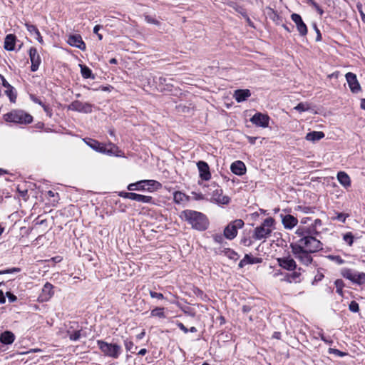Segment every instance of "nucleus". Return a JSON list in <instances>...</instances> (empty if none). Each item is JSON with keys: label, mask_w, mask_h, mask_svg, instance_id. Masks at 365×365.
Returning <instances> with one entry per match:
<instances>
[{"label": "nucleus", "mask_w": 365, "mask_h": 365, "mask_svg": "<svg viewBox=\"0 0 365 365\" xmlns=\"http://www.w3.org/2000/svg\"><path fill=\"white\" fill-rule=\"evenodd\" d=\"M324 277V276L322 273L318 272L317 274L314 277L313 283L321 281Z\"/></svg>", "instance_id": "obj_62"}, {"label": "nucleus", "mask_w": 365, "mask_h": 365, "mask_svg": "<svg viewBox=\"0 0 365 365\" xmlns=\"http://www.w3.org/2000/svg\"><path fill=\"white\" fill-rule=\"evenodd\" d=\"M171 79H169V81ZM155 82L156 83H158L160 91L169 89L170 87L173 86V85L170 82H168V80L163 76L155 78Z\"/></svg>", "instance_id": "obj_32"}, {"label": "nucleus", "mask_w": 365, "mask_h": 365, "mask_svg": "<svg viewBox=\"0 0 365 365\" xmlns=\"http://www.w3.org/2000/svg\"><path fill=\"white\" fill-rule=\"evenodd\" d=\"M274 225V220L272 217L266 218L259 226L255 229L252 238L256 240L268 238L272 232Z\"/></svg>", "instance_id": "obj_4"}, {"label": "nucleus", "mask_w": 365, "mask_h": 365, "mask_svg": "<svg viewBox=\"0 0 365 365\" xmlns=\"http://www.w3.org/2000/svg\"><path fill=\"white\" fill-rule=\"evenodd\" d=\"M21 272V269L19 267H13L11 269L0 270V275L5 274H13Z\"/></svg>", "instance_id": "obj_47"}, {"label": "nucleus", "mask_w": 365, "mask_h": 365, "mask_svg": "<svg viewBox=\"0 0 365 365\" xmlns=\"http://www.w3.org/2000/svg\"><path fill=\"white\" fill-rule=\"evenodd\" d=\"M68 43L71 46L81 49V51H85L86 48V43L83 42L81 36L78 34L71 35L68 38Z\"/></svg>", "instance_id": "obj_24"}, {"label": "nucleus", "mask_w": 365, "mask_h": 365, "mask_svg": "<svg viewBox=\"0 0 365 365\" xmlns=\"http://www.w3.org/2000/svg\"><path fill=\"white\" fill-rule=\"evenodd\" d=\"M30 98H31V100L34 103H36V104H38V105H40L41 106H42L44 104V103H43V101H42L40 98H38V97H36L35 95L31 94V95H30Z\"/></svg>", "instance_id": "obj_54"}, {"label": "nucleus", "mask_w": 365, "mask_h": 365, "mask_svg": "<svg viewBox=\"0 0 365 365\" xmlns=\"http://www.w3.org/2000/svg\"><path fill=\"white\" fill-rule=\"evenodd\" d=\"M250 96L251 91L249 89H237L233 94V97L238 103L246 101Z\"/></svg>", "instance_id": "obj_25"}, {"label": "nucleus", "mask_w": 365, "mask_h": 365, "mask_svg": "<svg viewBox=\"0 0 365 365\" xmlns=\"http://www.w3.org/2000/svg\"><path fill=\"white\" fill-rule=\"evenodd\" d=\"M101 27L102 26L101 25H96L93 28V33L97 34L99 40H102L103 38V36L100 34L98 31L101 29Z\"/></svg>", "instance_id": "obj_56"}, {"label": "nucleus", "mask_w": 365, "mask_h": 365, "mask_svg": "<svg viewBox=\"0 0 365 365\" xmlns=\"http://www.w3.org/2000/svg\"><path fill=\"white\" fill-rule=\"evenodd\" d=\"M245 222L241 219H237L230 222L224 229L223 233L226 239L232 240L237 235L239 229L243 227Z\"/></svg>", "instance_id": "obj_8"}, {"label": "nucleus", "mask_w": 365, "mask_h": 365, "mask_svg": "<svg viewBox=\"0 0 365 365\" xmlns=\"http://www.w3.org/2000/svg\"><path fill=\"white\" fill-rule=\"evenodd\" d=\"M194 293L197 297H199L201 299H204L207 297L206 294L199 288L194 289Z\"/></svg>", "instance_id": "obj_53"}, {"label": "nucleus", "mask_w": 365, "mask_h": 365, "mask_svg": "<svg viewBox=\"0 0 365 365\" xmlns=\"http://www.w3.org/2000/svg\"><path fill=\"white\" fill-rule=\"evenodd\" d=\"M93 105L88 102H81L80 101H73L68 106V110L81 113H91L93 111Z\"/></svg>", "instance_id": "obj_12"}, {"label": "nucleus", "mask_w": 365, "mask_h": 365, "mask_svg": "<svg viewBox=\"0 0 365 365\" xmlns=\"http://www.w3.org/2000/svg\"><path fill=\"white\" fill-rule=\"evenodd\" d=\"M337 180L345 188L351 186V179L347 173L340 171L337 173Z\"/></svg>", "instance_id": "obj_29"}, {"label": "nucleus", "mask_w": 365, "mask_h": 365, "mask_svg": "<svg viewBox=\"0 0 365 365\" xmlns=\"http://www.w3.org/2000/svg\"><path fill=\"white\" fill-rule=\"evenodd\" d=\"M210 191H211V199L212 201L217 204L227 205L230 202V197L227 195H222V190L220 186L215 183L211 184L209 187Z\"/></svg>", "instance_id": "obj_10"}, {"label": "nucleus", "mask_w": 365, "mask_h": 365, "mask_svg": "<svg viewBox=\"0 0 365 365\" xmlns=\"http://www.w3.org/2000/svg\"><path fill=\"white\" fill-rule=\"evenodd\" d=\"M162 185L158 181L154 180H143L135 183H131L128 186V190H148L153 192L161 188Z\"/></svg>", "instance_id": "obj_6"}, {"label": "nucleus", "mask_w": 365, "mask_h": 365, "mask_svg": "<svg viewBox=\"0 0 365 365\" xmlns=\"http://www.w3.org/2000/svg\"><path fill=\"white\" fill-rule=\"evenodd\" d=\"M327 258L336 262L337 264H343L345 261L339 255H329L327 256Z\"/></svg>", "instance_id": "obj_43"}, {"label": "nucleus", "mask_w": 365, "mask_h": 365, "mask_svg": "<svg viewBox=\"0 0 365 365\" xmlns=\"http://www.w3.org/2000/svg\"><path fill=\"white\" fill-rule=\"evenodd\" d=\"M173 198L174 201L176 203L179 204L185 200L186 195L180 191H177L174 192Z\"/></svg>", "instance_id": "obj_40"}, {"label": "nucleus", "mask_w": 365, "mask_h": 365, "mask_svg": "<svg viewBox=\"0 0 365 365\" xmlns=\"http://www.w3.org/2000/svg\"><path fill=\"white\" fill-rule=\"evenodd\" d=\"M180 217L197 230L204 231L208 227L209 221L202 212L185 210L181 212Z\"/></svg>", "instance_id": "obj_1"}, {"label": "nucleus", "mask_w": 365, "mask_h": 365, "mask_svg": "<svg viewBox=\"0 0 365 365\" xmlns=\"http://www.w3.org/2000/svg\"><path fill=\"white\" fill-rule=\"evenodd\" d=\"M16 41V36L14 34H8L6 36L4 39V48L6 51H14L15 48V44Z\"/></svg>", "instance_id": "obj_27"}, {"label": "nucleus", "mask_w": 365, "mask_h": 365, "mask_svg": "<svg viewBox=\"0 0 365 365\" xmlns=\"http://www.w3.org/2000/svg\"><path fill=\"white\" fill-rule=\"evenodd\" d=\"M245 258L247 261V263L250 264L261 263L262 261V258L253 257L248 254L245 255Z\"/></svg>", "instance_id": "obj_41"}, {"label": "nucleus", "mask_w": 365, "mask_h": 365, "mask_svg": "<svg viewBox=\"0 0 365 365\" xmlns=\"http://www.w3.org/2000/svg\"><path fill=\"white\" fill-rule=\"evenodd\" d=\"M329 354H334L336 356H345L346 354L345 352H343L339 349H332V348H329Z\"/></svg>", "instance_id": "obj_51"}, {"label": "nucleus", "mask_w": 365, "mask_h": 365, "mask_svg": "<svg viewBox=\"0 0 365 365\" xmlns=\"http://www.w3.org/2000/svg\"><path fill=\"white\" fill-rule=\"evenodd\" d=\"M0 83L6 88L4 93L9 98V101L11 103H15L17 99V91L16 88L9 83L4 76L0 79Z\"/></svg>", "instance_id": "obj_14"}, {"label": "nucleus", "mask_w": 365, "mask_h": 365, "mask_svg": "<svg viewBox=\"0 0 365 365\" xmlns=\"http://www.w3.org/2000/svg\"><path fill=\"white\" fill-rule=\"evenodd\" d=\"M324 137V133L322 131H312L308 133L305 139L308 141L315 142L322 139Z\"/></svg>", "instance_id": "obj_33"}, {"label": "nucleus", "mask_w": 365, "mask_h": 365, "mask_svg": "<svg viewBox=\"0 0 365 365\" xmlns=\"http://www.w3.org/2000/svg\"><path fill=\"white\" fill-rule=\"evenodd\" d=\"M4 118L6 122L19 124H29L33 121V117L22 110H14L5 114Z\"/></svg>", "instance_id": "obj_5"}, {"label": "nucleus", "mask_w": 365, "mask_h": 365, "mask_svg": "<svg viewBox=\"0 0 365 365\" xmlns=\"http://www.w3.org/2000/svg\"><path fill=\"white\" fill-rule=\"evenodd\" d=\"M345 77L349 88L352 93H357L361 90L356 74L351 72H349L345 75Z\"/></svg>", "instance_id": "obj_17"}, {"label": "nucleus", "mask_w": 365, "mask_h": 365, "mask_svg": "<svg viewBox=\"0 0 365 365\" xmlns=\"http://www.w3.org/2000/svg\"><path fill=\"white\" fill-rule=\"evenodd\" d=\"M246 264H247V261L245 258L244 257L242 259L240 260V262L238 264V267L240 268L244 267Z\"/></svg>", "instance_id": "obj_64"}, {"label": "nucleus", "mask_w": 365, "mask_h": 365, "mask_svg": "<svg viewBox=\"0 0 365 365\" xmlns=\"http://www.w3.org/2000/svg\"><path fill=\"white\" fill-rule=\"evenodd\" d=\"M343 240L349 245L351 246L354 243V236L351 232H347L343 236Z\"/></svg>", "instance_id": "obj_44"}, {"label": "nucleus", "mask_w": 365, "mask_h": 365, "mask_svg": "<svg viewBox=\"0 0 365 365\" xmlns=\"http://www.w3.org/2000/svg\"><path fill=\"white\" fill-rule=\"evenodd\" d=\"M145 20L148 24H155V25H159L160 24L159 21H158L155 18H153V17H152L150 16H148V15H146L145 16Z\"/></svg>", "instance_id": "obj_49"}, {"label": "nucleus", "mask_w": 365, "mask_h": 365, "mask_svg": "<svg viewBox=\"0 0 365 365\" xmlns=\"http://www.w3.org/2000/svg\"><path fill=\"white\" fill-rule=\"evenodd\" d=\"M41 107L43 108V110L46 113V114L49 117H51L52 110L51 109V108L48 106L46 105L45 103Z\"/></svg>", "instance_id": "obj_57"}, {"label": "nucleus", "mask_w": 365, "mask_h": 365, "mask_svg": "<svg viewBox=\"0 0 365 365\" xmlns=\"http://www.w3.org/2000/svg\"><path fill=\"white\" fill-rule=\"evenodd\" d=\"M341 274L344 278L350 280L354 284L361 285L365 282L364 272H359L351 269L343 268L341 270Z\"/></svg>", "instance_id": "obj_9"}, {"label": "nucleus", "mask_w": 365, "mask_h": 365, "mask_svg": "<svg viewBox=\"0 0 365 365\" xmlns=\"http://www.w3.org/2000/svg\"><path fill=\"white\" fill-rule=\"evenodd\" d=\"M15 339L14 334L10 331H5L0 335V341L3 344H11Z\"/></svg>", "instance_id": "obj_28"}, {"label": "nucleus", "mask_w": 365, "mask_h": 365, "mask_svg": "<svg viewBox=\"0 0 365 365\" xmlns=\"http://www.w3.org/2000/svg\"><path fill=\"white\" fill-rule=\"evenodd\" d=\"M200 178L202 180H209L211 178V173L208 164L205 161H199L197 163Z\"/></svg>", "instance_id": "obj_21"}, {"label": "nucleus", "mask_w": 365, "mask_h": 365, "mask_svg": "<svg viewBox=\"0 0 365 365\" xmlns=\"http://www.w3.org/2000/svg\"><path fill=\"white\" fill-rule=\"evenodd\" d=\"M212 238L216 243L220 244L222 246H223L225 244H227V242L225 241V237L224 234H215L212 235Z\"/></svg>", "instance_id": "obj_42"}, {"label": "nucleus", "mask_w": 365, "mask_h": 365, "mask_svg": "<svg viewBox=\"0 0 365 365\" xmlns=\"http://www.w3.org/2000/svg\"><path fill=\"white\" fill-rule=\"evenodd\" d=\"M132 195H133V192H121L120 193V197H124V198H128L130 200H131V198H132V196H131Z\"/></svg>", "instance_id": "obj_61"}, {"label": "nucleus", "mask_w": 365, "mask_h": 365, "mask_svg": "<svg viewBox=\"0 0 365 365\" xmlns=\"http://www.w3.org/2000/svg\"><path fill=\"white\" fill-rule=\"evenodd\" d=\"M282 223L287 230H292L298 223V219L292 215H280Z\"/></svg>", "instance_id": "obj_22"}, {"label": "nucleus", "mask_w": 365, "mask_h": 365, "mask_svg": "<svg viewBox=\"0 0 365 365\" xmlns=\"http://www.w3.org/2000/svg\"><path fill=\"white\" fill-rule=\"evenodd\" d=\"M250 121L257 126L267 128L269 126V117L267 114L256 113Z\"/></svg>", "instance_id": "obj_16"}, {"label": "nucleus", "mask_w": 365, "mask_h": 365, "mask_svg": "<svg viewBox=\"0 0 365 365\" xmlns=\"http://www.w3.org/2000/svg\"><path fill=\"white\" fill-rule=\"evenodd\" d=\"M314 30L316 31V34H317V38H316V41H320L322 40V34L320 33V31L319 29L317 28V25L316 24H314Z\"/></svg>", "instance_id": "obj_59"}, {"label": "nucleus", "mask_w": 365, "mask_h": 365, "mask_svg": "<svg viewBox=\"0 0 365 365\" xmlns=\"http://www.w3.org/2000/svg\"><path fill=\"white\" fill-rule=\"evenodd\" d=\"M292 20L295 23L297 31L299 34L302 36H304L307 34V25L303 21L301 16L297 14H292L291 15Z\"/></svg>", "instance_id": "obj_20"}, {"label": "nucleus", "mask_w": 365, "mask_h": 365, "mask_svg": "<svg viewBox=\"0 0 365 365\" xmlns=\"http://www.w3.org/2000/svg\"><path fill=\"white\" fill-rule=\"evenodd\" d=\"M124 345L127 351H130L131 353H135L138 347L134 345L132 341L126 339L124 341Z\"/></svg>", "instance_id": "obj_38"}, {"label": "nucleus", "mask_w": 365, "mask_h": 365, "mask_svg": "<svg viewBox=\"0 0 365 365\" xmlns=\"http://www.w3.org/2000/svg\"><path fill=\"white\" fill-rule=\"evenodd\" d=\"M349 309L352 312H358L359 311V305L356 301H351L349 305Z\"/></svg>", "instance_id": "obj_48"}, {"label": "nucleus", "mask_w": 365, "mask_h": 365, "mask_svg": "<svg viewBox=\"0 0 365 365\" xmlns=\"http://www.w3.org/2000/svg\"><path fill=\"white\" fill-rule=\"evenodd\" d=\"M131 196L132 200L141 202L143 203L154 204L153 199L151 196L143 195L135 192H133V195Z\"/></svg>", "instance_id": "obj_31"}, {"label": "nucleus", "mask_w": 365, "mask_h": 365, "mask_svg": "<svg viewBox=\"0 0 365 365\" xmlns=\"http://www.w3.org/2000/svg\"><path fill=\"white\" fill-rule=\"evenodd\" d=\"M83 141L88 146L96 152L108 155H119L118 154L119 152L118 148L112 143L105 145L95 139L89 138H84Z\"/></svg>", "instance_id": "obj_3"}, {"label": "nucleus", "mask_w": 365, "mask_h": 365, "mask_svg": "<svg viewBox=\"0 0 365 365\" xmlns=\"http://www.w3.org/2000/svg\"><path fill=\"white\" fill-rule=\"evenodd\" d=\"M295 234L297 236L316 237L319 235L320 232L317 231L313 225H310L309 226H299L295 231Z\"/></svg>", "instance_id": "obj_19"}, {"label": "nucleus", "mask_w": 365, "mask_h": 365, "mask_svg": "<svg viewBox=\"0 0 365 365\" xmlns=\"http://www.w3.org/2000/svg\"><path fill=\"white\" fill-rule=\"evenodd\" d=\"M349 217L348 214L344 213H338L337 215L334 218V220H337L341 222H345L346 219Z\"/></svg>", "instance_id": "obj_50"}, {"label": "nucleus", "mask_w": 365, "mask_h": 365, "mask_svg": "<svg viewBox=\"0 0 365 365\" xmlns=\"http://www.w3.org/2000/svg\"><path fill=\"white\" fill-rule=\"evenodd\" d=\"M279 265L289 271L295 270L297 269L296 262L290 257L278 258L277 259Z\"/></svg>", "instance_id": "obj_23"}, {"label": "nucleus", "mask_w": 365, "mask_h": 365, "mask_svg": "<svg viewBox=\"0 0 365 365\" xmlns=\"http://www.w3.org/2000/svg\"><path fill=\"white\" fill-rule=\"evenodd\" d=\"M176 324H177L178 327L180 330H182L184 333L186 334L188 332V329L182 322H178Z\"/></svg>", "instance_id": "obj_58"}, {"label": "nucleus", "mask_w": 365, "mask_h": 365, "mask_svg": "<svg viewBox=\"0 0 365 365\" xmlns=\"http://www.w3.org/2000/svg\"><path fill=\"white\" fill-rule=\"evenodd\" d=\"M30 61L31 63V71H36L41 62V58L35 47H31L29 51Z\"/></svg>", "instance_id": "obj_15"}, {"label": "nucleus", "mask_w": 365, "mask_h": 365, "mask_svg": "<svg viewBox=\"0 0 365 365\" xmlns=\"http://www.w3.org/2000/svg\"><path fill=\"white\" fill-rule=\"evenodd\" d=\"M311 225L317 230L318 227H321L322 225V222L320 219H316Z\"/></svg>", "instance_id": "obj_60"}, {"label": "nucleus", "mask_w": 365, "mask_h": 365, "mask_svg": "<svg viewBox=\"0 0 365 365\" xmlns=\"http://www.w3.org/2000/svg\"><path fill=\"white\" fill-rule=\"evenodd\" d=\"M149 294L152 298H155L158 299H164V296L162 293H158V292H155L154 291L150 290Z\"/></svg>", "instance_id": "obj_52"}, {"label": "nucleus", "mask_w": 365, "mask_h": 365, "mask_svg": "<svg viewBox=\"0 0 365 365\" xmlns=\"http://www.w3.org/2000/svg\"><path fill=\"white\" fill-rule=\"evenodd\" d=\"M6 296L8 297L9 299V301L10 302H14L17 300V297L16 295H14V294H12L11 292H7L6 293Z\"/></svg>", "instance_id": "obj_55"}, {"label": "nucleus", "mask_w": 365, "mask_h": 365, "mask_svg": "<svg viewBox=\"0 0 365 365\" xmlns=\"http://www.w3.org/2000/svg\"><path fill=\"white\" fill-rule=\"evenodd\" d=\"M82 327L77 322H70L66 326V334L71 341H78L81 336Z\"/></svg>", "instance_id": "obj_13"}, {"label": "nucleus", "mask_w": 365, "mask_h": 365, "mask_svg": "<svg viewBox=\"0 0 365 365\" xmlns=\"http://www.w3.org/2000/svg\"><path fill=\"white\" fill-rule=\"evenodd\" d=\"M292 250V252L294 257L297 259L302 264L305 266H309L313 262V257H312V254L313 252H308V251H305L302 248H294L290 247Z\"/></svg>", "instance_id": "obj_11"}, {"label": "nucleus", "mask_w": 365, "mask_h": 365, "mask_svg": "<svg viewBox=\"0 0 365 365\" xmlns=\"http://www.w3.org/2000/svg\"><path fill=\"white\" fill-rule=\"evenodd\" d=\"M221 253H223L225 256H227L229 259H232L234 261H237L240 255L233 250L230 248H224L220 251Z\"/></svg>", "instance_id": "obj_37"}, {"label": "nucleus", "mask_w": 365, "mask_h": 365, "mask_svg": "<svg viewBox=\"0 0 365 365\" xmlns=\"http://www.w3.org/2000/svg\"><path fill=\"white\" fill-rule=\"evenodd\" d=\"M307 2L309 4L312 5L320 15H322L324 13L323 9L319 6V4L317 2H315L314 0H307Z\"/></svg>", "instance_id": "obj_46"}, {"label": "nucleus", "mask_w": 365, "mask_h": 365, "mask_svg": "<svg viewBox=\"0 0 365 365\" xmlns=\"http://www.w3.org/2000/svg\"><path fill=\"white\" fill-rule=\"evenodd\" d=\"M294 109L299 112H304L308 110L309 109V106L307 103H299L294 107Z\"/></svg>", "instance_id": "obj_45"}, {"label": "nucleus", "mask_w": 365, "mask_h": 365, "mask_svg": "<svg viewBox=\"0 0 365 365\" xmlns=\"http://www.w3.org/2000/svg\"><path fill=\"white\" fill-rule=\"evenodd\" d=\"M241 244L244 245L245 246H250L252 244V241L250 239L244 237L241 240Z\"/></svg>", "instance_id": "obj_63"}, {"label": "nucleus", "mask_w": 365, "mask_h": 365, "mask_svg": "<svg viewBox=\"0 0 365 365\" xmlns=\"http://www.w3.org/2000/svg\"><path fill=\"white\" fill-rule=\"evenodd\" d=\"M97 344L101 352L106 356L118 359L121 354L122 349L120 345L98 340Z\"/></svg>", "instance_id": "obj_7"}, {"label": "nucleus", "mask_w": 365, "mask_h": 365, "mask_svg": "<svg viewBox=\"0 0 365 365\" xmlns=\"http://www.w3.org/2000/svg\"><path fill=\"white\" fill-rule=\"evenodd\" d=\"M25 26L27 29V31L31 34H34V36H36V40L41 43V44H43V38L38 31V29H37V27L35 26V25H33V24H30L29 23H26L25 24Z\"/></svg>", "instance_id": "obj_30"}, {"label": "nucleus", "mask_w": 365, "mask_h": 365, "mask_svg": "<svg viewBox=\"0 0 365 365\" xmlns=\"http://www.w3.org/2000/svg\"><path fill=\"white\" fill-rule=\"evenodd\" d=\"M230 7L235 9L237 13L240 14L242 16L245 17L248 21H250V18L247 14L246 10L239 5H237L235 2L229 1L227 4Z\"/></svg>", "instance_id": "obj_35"}, {"label": "nucleus", "mask_w": 365, "mask_h": 365, "mask_svg": "<svg viewBox=\"0 0 365 365\" xmlns=\"http://www.w3.org/2000/svg\"><path fill=\"white\" fill-rule=\"evenodd\" d=\"M302 269L299 267L297 270L293 272L292 273L287 274V280L289 282H301V271Z\"/></svg>", "instance_id": "obj_34"}, {"label": "nucleus", "mask_w": 365, "mask_h": 365, "mask_svg": "<svg viewBox=\"0 0 365 365\" xmlns=\"http://www.w3.org/2000/svg\"><path fill=\"white\" fill-rule=\"evenodd\" d=\"M163 310H164L163 307H156L151 311L150 314L153 317H158L160 318H165V315Z\"/></svg>", "instance_id": "obj_39"}, {"label": "nucleus", "mask_w": 365, "mask_h": 365, "mask_svg": "<svg viewBox=\"0 0 365 365\" xmlns=\"http://www.w3.org/2000/svg\"><path fill=\"white\" fill-rule=\"evenodd\" d=\"M230 170L234 174L240 176L245 173L246 167L243 162L237 160L232 163Z\"/></svg>", "instance_id": "obj_26"}, {"label": "nucleus", "mask_w": 365, "mask_h": 365, "mask_svg": "<svg viewBox=\"0 0 365 365\" xmlns=\"http://www.w3.org/2000/svg\"><path fill=\"white\" fill-rule=\"evenodd\" d=\"M299 239L295 242L290 244V247L302 248L308 252H317L323 250L322 242L317 240L316 237L311 236H297Z\"/></svg>", "instance_id": "obj_2"}, {"label": "nucleus", "mask_w": 365, "mask_h": 365, "mask_svg": "<svg viewBox=\"0 0 365 365\" xmlns=\"http://www.w3.org/2000/svg\"><path fill=\"white\" fill-rule=\"evenodd\" d=\"M81 67V73L83 78H91L94 79L95 76L93 74L92 71L86 65H79Z\"/></svg>", "instance_id": "obj_36"}, {"label": "nucleus", "mask_w": 365, "mask_h": 365, "mask_svg": "<svg viewBox=\"0 0 365 365\" xmlns=\"http://www.w3.org/2000/svg\"><path fill=\"white\" fill-rule=\"evenodd\" d=\"M53 288L51 283L46 282L42 288L38 300L41 302H48L54 294Z\"/></svg>", "instance_id": "obj_18"}]
</instances>
